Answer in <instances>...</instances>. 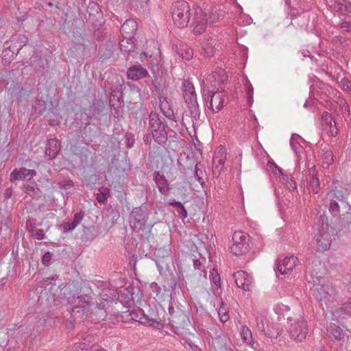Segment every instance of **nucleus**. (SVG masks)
I'll list each match as a JSON object with an SVG mask.
<instances>
[{
    "label": "nucleus",
    "mask_w": 351,
    "mask_h": 351,
    "mask_svg": "<svg viewBox=\"0 0 351 351\" xmlns=\"http://www.w3.org/2000/svg\"><path fill=\"white\" fill-rule=\"evenodd\" d=\"M90 299L86 295L74 297L71 301L72 313H82L86 316L95 314L97 319L104 320L107 316L104 302H101L98 304L91 301Z\"/></svg>",
    "instance_id": "nucleus-1"
},
{
    "label": "nucleus",
    "mask_w": 351,
    "mask_h": 351,
    "mask_svg": "<svg viewBox=\"0 0 351 351\" xmlns=\"http://www.w3.org/2000/svg\"><path fill=\"white\" fill-rule=\"evenodd\" d=\"M183 97L193 121L197 120L200 116V110L197 101V95L193 84L189 80L182 82Z\"/></svg>",
    "instance_id": "nucleus-2"
},
{
    "label": "nucleus",
    "mask_w": 351,
    "mask_h": 351,
    "mask_svg": "<svg viewBox=\"0 0 351 351\" xmlns=\"http://www.w3.org/2000/svg\"><path fill=\"white\" fill-rule=\"evenodd\" d=\"M149 128L154 141L160 145L165 144L167 141V133L165 124L158 114L152 112L149 114Z\"/></svg>",
    "instance_id": "nucleus-3"
},
{
    "label": "nucleus",
    "mask_w": 351,
    "mask_h": 351,
    "mask_svg": "<svg viewBox=\"0 0 351 351\" xmlns=\"http://www.w3.org/2000/svg\"><path fill=\"white\" fill-rule=\"evenodd\" d=\"M287 321L289 324V332L290 337L298 342H302L305 339L308 332L306 321L303 317L297 319L288 318Z\"/></svg>",
    "instance_id": "nucleus-4"
},
{
    "label": "nucleus",
    "mask_w": 351,
    "mask_h": 351,
    "mask_svg": "<svg viewBox=\"0 0 351 351\" xmlns=\"http://www.w3.org/2000/svg\"><path fill=\"white\" fill-rule=\"evenodd\" d=\"M332 243V234L328 225L324 223L315 234L313 243L317 251H326L330 249Z\"/></svg>",
    "instance_id": "nucleus-5"
},
{
    "label": "nucleus",
    "mask_w": 351,
    "mask_h": 351,
    "mask_svg": "<svg viewBox=\"0 0 351 351\" xmlns=\"http://www.w3.org/2000/svg\"><path fill=\"white\" fill-rule=\"evenodd\" d=\"M149 213L145 206L134 208L130 215L131 227L136 231L143 230L149 226L147 224Z\"/></svg>",
    "instance_id": "nucleus-6"
},
{
    "label": "nucleus",
    "mask_w": 351,
    "mask_h": 351,
    "mask_svg": "<svg viewBox=\"0 0 351 351\" xmlns=\"http://www.w3.org/2000/svg\"><path fill=\"white\" fill-rule=\"evenodd\" d=\"M232 243L230 251L236 256H240L249 252V235L241 231H236L232 235Z\"/></svg>",
    "instance_id": "nucleus-7"
},
{
    "label": "nucleus",
    "mask_w": 351,
    "mask_h": 351,
    "mask_svg": "<svg viewBox=\"0 0 351 351\" xmlns=\"http://www.w3.org/2000/svg\"><path fill=\"white\" fill-rule=\"evenodd\" d=\"M313 294L320 302H330L335 296V291L329 282L317 284L313 286Z\"/></svg>",
    "instance_id": "nucleus-8"
},
{
    "label": "nucleus",
    "mask_w": 351,
    "mask_h": 351,
    "mask_svg": "<svg viewBox=\"0 0 351 351\" xmlns=\"http://www.w3.org/2000/svg\"><path fill=\"white\" fill-rule=\"evenodd\" d=\"M190 8L187 2L180 1L175 2L171 6V17L173 22H189Z\"/></svg>",
    "instance_id": "nucleus-9"
},
{
    "label": "nucleus",
    "mask_w": 351,
    "mask_h": 351,
    "mask_svg": "<svg viewBox=\"0 0 351 351\" xmlns=\"http://www.w3.org/2000/svg\"><path fill=\"white\" fill-rule=\"evenodd\" d=\"M10 42L12 44L9 45V42H5V45H7V47L3 50V56H5L11 53V57L14 58L22 47L26 45L27 38L24 36L20 35L16 37H12Z\"/></svg>",
    "instance_id": "nucleus-10"
},
{
    "label": "nucleus",
    "mask_w": 351,
    "mask_h": 351,
    "mask_svg": "<svg viewBox=\"0 0 351 351\" xmlns=\"http://www.w3.org/2000/svg\"><path fill=\"white\" fill-rule=\"evenodd\" d=\"M226 160V152L224 147L220 146L215 152L213 158V175L218 177L224 167Z\"/></svg>",
    "instance_id": "nucleus-11"
},
{
    "label": "nucleus",
    "mask_w": 351,
    "mask_h": 351,
    "mask_svg": "<svg viewBox=\"0 0 351 351\" xmlns=\"http://www.w3.org/2000/svg\"><path fill=\"white\" fill-rule=\"evenodd\" d=\"M210 109L213 112H218L225 104L226 95L223 91L220 90V88H217L216 90L210 91Z\"/></svg>",
    "instance_id": "nucleus-12"
},
{
    "label": "nucleus",
    "mask_w": 351,
    "mask_h": 351,
    "mask_svg": "<svg viewBox=\"0 0 351 351\" xmlns=\"http://www.w3.org/2000/svg\"><path fill=\"white\" fill-rule=\"evenodd\" d=\"M227 79L228 77L225 71L219 68L206 77L205 83L206 85H210L215 90V88H217V86L224 84Z\"/></svg>",
    "instance_id": "nucleus-13"
},
{
    "label": "nucleus",
    "mask_w": 351,
    "mask_h": 351,
    "mask_svg": "<svg viewBox=\"0 0 351 351\" xmlns=\"http://www.w3.org/2000/svg\"><path fill=\"white\" fill-rule=\"evenodd\" d=\"M235 284L244 291H249L252 287V278L244 271H238L232 275Z\"/></svg>",
    "instance_id": "nucleus-14"
},
{
    "label": "nucleus",
    "mask_w": 351,
    "mask_h": 351,
    "mask_svg": "<svg viewBox=\"0 0 351 351\" xmlns=\"http://www.w3.org/2000/svg\"><path fill=\"white\" fill-rule=\"evenodd\" d=\"M326 4L333 12L343 14L351 13V3L346 0H326Z\"/></svg>",
    "instance_id": "nucleus-15"
},
{
    "label": "nucleus",
    "mask_w": 351,
    "mask_h": 351,
    "mask_svg": "<svg viewBox=\"0 0 351 351\" xmlns=\"http://www.w3.org/2000/svg\"><path fill=\"white\" fill-rule=\"evenodd\" d=\"M298 258L294 256L285 258L275 267L280 274H287L296 265Z\"/></svg>",
    "instance_id": "nucleus-16"
},
{
    "label": "nucleus",
    "mask_w": 351,
    "mask_h": 351,
    "mask_svg": "<svg viewBox=\"0 0 351 351\" xmlns=\"http://www.w3.org/2000/svg\"><path fill=\"white\" fill-rule=\"evenodd\" d=\"M36 175V171L34 169H27L24 167L19 169H14L10 173V180L13 182L16 180L27 179L28 177H29V179H30Z\"/></svg>",
    "instance_id": "nucleus-17"
},
{
    "label": "nucleus",
    "mask_w": 351,
    "mask_h": 351,
    "mask_svg": "<svg viewBox=\"0 0 351 351\" xmlns=\"http://www.w3.org/2000/svg\"><path fill=\"white\" fill-rule=\"evenodd\" d=\"M87 12L88 16L87 20L89 22H99L103 19V14L99 5L93 1L90 2Z\"/></svg>",
    "instance_id": "nucleus-18"
},
{
    "label": "nucleus",
    "mask_w": 351,
    "mask_h": 351,
    "mask_svg": "<svg viewBox=\"0 0 351 351\" xmlns=\"http://www.w3.org/2000/svg\"><path fill=\"white\" fill-rule=\"evenodd\" d=\"M154 180L155 181L158 191L160 193L164 195L165 196H167L169 193V182L166 179L165 176L162 174H160L158 171H155L154 173Z\"/></svg>",
    "instance_id": "nucleus-19"
},
{
    "label": "nucleus",
    "mask_w": 351,
    "mask_h": 351,
    "mask_svg": "<svg viewBox=\"0 0 351 351\" xmlns=\"http://www.w3.org/2000/svg\"><path fill=\"white\" fill-rule=\"evenodd\" d=\"M128 78L132 80H138L148 75V71L141 65H134L130 67L127 72Z\"/></svg>",
    "instance_id": "nucleus-20"
},
{
    "label": "nucleus",
    "mask_w": 351,
    "mask_h": 351,
    "mask_svg": "<svg viewBox=\"0 0 351 351\" xmlns=\"http://www.w3.org/2000/svg\"><path fill=\"white\" fill-rule=\"evenodd\" d=\"M60 150V143L56 138L48 140L46 145L45 154L49 159L52 160L56 157Z\"/></svg>",
    "instance_id": "nucleus-21"
},
{
    "label": "nucleus",
    "mask_w": 351,
    "mask_h": 351,
    "mask_svg": "<svg viewBox=\"0 0 351 351\" xmlns=\"http://www.w3.org/2000/svg\"><path fill=\"white\" fill-rule=\"evenodd\" d=\"M84 217V212L76 213L71 222L64 223L60 226L62 228V232L66 234L69 232L73 231L81 223Z\"/></svg>",
    "instance_id": "nucleus-22"
},
{
    "label": "nucleus",
    "mask_w": 351,
    "mask_h": 351,
    "mask_svg": "<svg viewBox=\"0 0 351 351\" xmlns=\"http://www.w3.org/2000/svg\"><path fill=\"white\" fill-rule=\"evenodd\" d=\"M347 191L342 188L338 189L335 187L330 193H328V197L330 199H336L341 203V205L348 206L347 202L345 201Z\"/></svg>",
    "instance_id": "nucleus-23"
},
{
    "label": "nucleus",
    "mask_w": 351,
    "mask_h": 351,
    "mask_svg": "<svg viewBox=\"0 0 351 351\" xmlns=\"http://www.w3.org/2000/svg\"><path fill=\"white\" fill-rule=\"evenodd\" d=\"M240 334L244 343L252 348H254L256 342L253 340L252 333L248 327L246 326H242Z\"/></svg>",
    "instance_id": "nucleus-24"
},
{
    "label": "nucleus",
    "mask_w": 351,
    "mask_h": 351,
    "mask_svg": "<svg viewBox=\"0 0 351 351\" xmlns=\"http://www.w3.org/2000/svg\"><path fill=\"white\" fill-rule=\"evenodd\" d=\"M176 49L178 55H180L183 59L189 60L193 56V49L186 45L180 44L179 46L176 47Z\"/></svg>",
    "instance_id": "nucleus-25"
},
{
    "label": "nucleus",
    "mask_w": 351,
    "mask_h": 351,
    "mask_svg": "<svg viewBox=\"0 0 351 351\" xmlns=\"http://www.w3.org/2000/svg\"><path fill=\"white\" fill-rule=\"evenodd\" d=\"M328 336L337 340H341L344 337L343 330L338 326L331 324L327 328Z\"/></svg>",
    "instance_id": "nucleus-26"
},
{
    "label": "nucleus",
    "mask_w": 351,
    "mask_h": 351,
    "mask_svg": "<svg viewBox=\"0 0 351 351\" xmlns=\"http://www.w3.org/2000/svg\"><path fill=\"white\" fill-rule=\"evenodd\" d=\"M159 104L160 108L163 114L166 117L171 119V117L173 116V110L170 108L169 102L165 97H159Z\"/></svg>",
    "instance_id": "nucleus-27"
},
{
    "label": "nucleus",
    "mask_w": 351,
    "mask_h": 351,
    "mask_svg": "<svg viewBox=\"0 0 351 351\" xmlns=\"http://www.w3.org/2000/svg\"><path fill=\"white\" fill-rule=\"evenodd\" d=\"M276 169H277L282 176V178L286 184L287 188L289 190L296 189V183L293 180V178L291 175H288L282 171V170L278 167L276 165L274 164Z\"/></svg>",
    "instance_id": "nucleus-28"
},
{
    "label": "nucleus",
    "mask_w": 351,
    "mask_h": 351,
    "mask_svg": "<svg viewBox=\"0 0 351 351\" xmlns=\"http://www.w3.org/2000/svg\"><path fill=\"white\" fill-rule=\"evenodd\" d=\"M310 173H312L310 180L308 189L311 190L313 193H317L319 191V180L315 174L314 167L309 169Z\"/></svg>",
    "instance_id": "nucleus-29"
},
{
    "label": "nucleus",
    "mask_w": 351,
    "mask_h": 351,
    "mask_svg": "<svg viewBox=\"0 0 351 351\" xmlns=\"http://www.w3.org/2000/svg\"><path fill=\"white\" fill-rule=\"evenodd\" d=\"M134 42L132 38L125 36L119 43L120 50L125 53H130L134 50Z\"/></svg>",
    "instance_id": "nucleus-30"
},
{
    "label": "nucleus",
    "mask_w": 351,
    "mask_h": 351,
    "mask_svg": "<svg viewBox=\"0 0 351 351\" xmlns=\"http://www.w3.org/2000/svg\"><path fill=\"white\" fill-rule=\"evenodd\" d=\"M137 23H123L121 32L125 34L126 37L132 38V35L136 31Z\"/></svg>",
    "instance_id": "nucleus-31"
},
{
    "label": "nucleus",
    "mask_w": 351,
    "mask_h": 351,
    "mask_svg": "<svg viewBox=\"0 0 351 351\" xmlns=\"http://www.w3.org/2000/svg\"><path fill=\"white\" fill-rule=\"evenodd\" d=\"M23 191L25 193L34 199H38L41 196V191L36 184L34 186L25 185L24 186Z\"/></svg>",
    "instance_id": "nucleus-32"
},
{
    "label": "nucleus",
    "mask_w": 351,
    "mask_h": 351,
    "mask_svg": "<svg viewBox=\"0 0 351 351\" xmlns=\"http://www.w3.org/2000/svg\"><path fill=\"white\" fill-rule=\"evenodd\" d=\"M335 122L334 119L330 113L327 112H323L321 119V123L324 130L328 128L329 125H332Z\"/></svg>",
    "instance_id": "nucleus-33"
},
{
    "label": "nucleus",
    "mask_w": 351,
    "mask_h": 351,
    "mask_svg": "<svg viewBox=\"0 0 351 351\" xmlns=\"http://www.w3.org/2000/svg\"><path fill=\"white\" fill-rule=\"evenodd\" d=\"M194 22H208V19L205 13H204L202 9L199 7H197L194 9Z\"/></svg>",
    "instance_id": "nucleus-34"
},
{
    "label": "nucleus",
    "mask_w": 351,
    "mask_h": 351,
    "mask_svg": "<svg viewBox=\"0 0 351 351\" xmlns=\"http://www.w3.org/2000/svg\"><path fill=\"white\" fill-rule=\"evenodd\" d=\"M59 188L65 193L69 194L74 187V182L71 180H64L59 182Z\"/></svg>",
    "instance_id": "nucleus-35"
},
{
    "label": "nucleus",
    "mask_w": 351,
    "mask_h": 351,
    "mask_svg": "<svg viewBox=\"0 0 351 351\" xmlns=\"http://www.w3.org/2000/svg\"><path fill=\"white\" fill-rule=\"evenodd\" d=\"M160 254H162V258L164 259L165 257L168 256L169 253L167 251L165 252L163 250L159 249L156 252V255L157 257H159ZM156 263L160 271L164 269V260H156Z\"/></svg>",
    "instance_id": "nucleus-36"
},
{
    "label": "nucleus",
    "mask_w": 351,
    "mask_h": 351,
    "mask_svg": "<svg viewBox=\"0 0 351 351\" xmlns=\"http://www.w3.org/2000/svg\"><path fill=\"white\" fill-rule=\"evenodd\" d=\"M210 280L217 289L221 287V280L219 274H218L217 271L214 268L212 269L210 271Z\"/></svg>",
    "instance_id": "nucleus-37"
},
{
    "label": "nucleus",
    "mask_w": 351,
    "mask_h": 351,
    "mask_svg": "<svg viewBox=\"0 0 351 351\" xmlns=\"http://www.w3.org/2000/svg\"><path fill=\"white\" fill-rule=\"evenodd\" d=\"M339 202H338L336 199H330L329 210L334 216H337L339 214L340 206H339Z\"/></svg>",
    "instance_id": "nucleus-38"
},
{
    "label": "nucleus",
    "mask_w": 351,
    "mask_h": 351,
    "mask_svg": "<svg viewBox=\"0 0 351 351\" xmlns=\"http://www.w3.org/2000/svg\"><path fill=\"white\" fill-rule=\"evenodd\" d=\"M104 106L102 101L94 103L89 108L95 114H100L104 110Z\"/></svg>",
    "instance_id": "nucleus-39"
},
{
    "label": "nucleus",
    "mask_w": 351,
    "mask_h": 351,
    "mask_svg": "<svg viewBox=\"0 0 351 351\" xmlns=\"http://www.w3.org/2000/svg\"><path fill=\"white\" fill-rule=\"evenodd\" d=\"M218 315L219 319L222 322H226L229 319V315L226 311V309L223 306H220L218 310Z\"/></svg>",
    "instance_id": "nucleus-40"
},
{
    "label": "nucleus",
    "mask_w": 351,
    "mask_h": 351,
    "mask_svg": "<svg viewBox=\"0 0 351 351\" xmlns=\"http://www.w3.org/2000/svg\"><path fill=\"white\" fill-rule=\"evenodd\" d=\"M265 319L263 317L256 318V327L261 332H265ZM266 335V333H265Z\"/></svg>",
    "instance_id": "nucleus-41"
},
{
    "label": "nucleus",
    "mask_w": 351,
    "mask_h": 351,
    "mask_svg": "<svg viewBox=\"0 0 351 351\" xmlns=\"http://www.w3.org/2000/svg\"><path fill=\"white\" fill-rule=\"evenodd\" d=\"M341 88L346 90V91H348L350 92V93H351V82L347 79V78H343L341 80Z\"/></svg>",
    "instance_id": "nucleus-42"
},
{
    "label": "nucleus",
    "mask_w": 351,
    "mask_h": 351,
    "mask_svg": "<svg viewBox=\"0 0 351 351\" xmlns=\"http://www.w3.org/2000/svg\"><path fill=\"white\" fill-rule=\"evenodd\" d=\"M36 222L34 219H29L26 222V227L28 231L31 233H33L34 230L36 229Z\"/></svg>",
    "instance_id": "nucleus-43"
},
{
    "label": "nucleus",
    "mask_w": 351,
    "mask_h": 351,
    "mask_svg": "<svg viewBox=\"0 0 351 351\" xmlns=\"http://www.w3.org/2000/svg\"><path fill=\"white\" fill-rule=\"evenodd\" d=\"M325 131L330 134L332 136H336L338 134V129L336 125V122H335L332 125H329Z\"/></svg>",
    "instance_id": "nucleus-44"
},
{
    "label": "nucleus",
    "mask_w": 351,
    "mask_h": 351,
    "mask_svg": "<svg viewBox=\"0 0 351 351\" xmlns=\"http://www.w3.org/2000/svg\"><path fill=\"white\" fill-rule=\"evenodd\" d=\"M206 29V23H197V25L193 27V32L195 34H200L202 33Z\"/></svg>",
    "instance_id": "nucleus-45"
},
{
    "label": "nucleus",
    "mask_w": 351,
    "mask_h": 351,
    "mask_svg": "<svg viewBox=\"0 0 351 351\" xmlns=\"http://www.w3.org/2000/svg\"><path fill=\"white\" fill-rule=\"evenodd\" d=\"M177 213L181 216L182 219H185L187 217V211L182 205V204H180V206H178L176 208Z\"/></svg>",
    "instance_id": "nucleus-46"
},
{
    "label": "nucleus",
    "mask_w": 351,
    "mask_h": 351,
    "mask_svg": "<svg viewBox=\"0 0 351 351\" xmlns=\"http://www.w3.org/2000/svg\"><path fill=\"white\" fill-rule=\"evenodd\" d=\"M203 49L208 56H211L214 54V48L211 43H206Z\"/></svg>",
    "instance_id": "nucleus-47"
},
{
    "label": "nucleus",
    "mask_w": 351,
    "mask_h": 351,
    "mask_svg": "<svg viewBox=\"0 0 351 351\" xmlns=\"http://www.w3.org/2000/svg\"><path fill=\"white\" fill-rule=\"evenodd\" d=\"M322 160H326L328 162H333V154L331 151H327L322 155Z\"/></svg>",
    "instance_id": "nucleus-48"
},
{
    "label": "nucleus",
    "mask_w": 351,
    "mask_h": 351,
    "mask_svg": "<svg viewBox=\"0 0 351 351\" xmlns=\"http://www.w3.org/2000/svg\"><path fill=\"white\" fill-rule=\"evenodd\" d=\"M194 174H195V176L196 177L197 181L201 184L202 186L204 187L205 182L203 180V178L199 173V169H198L197 164L195 165Z\"/></svg>",
    "instance_id": "nucleus-49"
},
{
    "label": "nucleus",
    "mask_w": 351,
    "mask_h": 351,
    "mask_svg": "<svg viewBox=\"0 0 351 351\" xmlns=\"http://www.w3.org/2000/svg\"><path fill=\"white\" fill-rule=\"evenodd\" d=\"M32 235L37 239L41 240L44 239L45 234L42 229H36Z\"/></svg>",
    "instance_id": "nucleus-50"
},
{
    "label": "nucleus",
    "mask_w": 351,
    "mask_h": 351,
    "mask_svg": "<svg viewBox=\"0 0 351 351\" xmlns=\"http://www.w3.org/2000/svg\"><path fill=\"white\" fill-rule=\"evenodd\" d=\"M107 197H106L105 194L99 193L97 195L96 199L99 203L106 204L107 202Z\"/></svg>",
    "instance_id": "nucleus-51"
},
{
    "label": "nucleus",
    "mask_w": 351,
    "mask_h": 351,
    "mask_svg": "<svg viewBox=\"0 0 351 351\" xmlns=\"http://www.w3.org/2000/svg\"><path fill=\"white\" fill-rule=\"evenodd\" d=\"M253 91H254V89H253L252 84H249L246 86V92H247L249 101H252Z\"/></svg>",
    "instance_id": "nucleus-52"
},
{
    "label": "nucleus",
    "mask_w": 351,
    "mask_h": 351,
    "mask_svg": "<svg viewBox=\"0 0 351 351\" xmlns=\"http://www.w3.org/2000/svg\"><path fill=\"white\" fill-rule=\"evenodd\" d=\"M341 309L343 310L346 314L351 315V300L344 304Z\"/></svg>",
    "instance_id": "nucleus-53"
},
{
    "label": "nucleus",
    "mask_w": 351,
    "mask_h": 351,
    "mask_svg": "<svg viewBox=\"0 0 351 351\" xmlns=\"http://www.w3.org/2000/svg\"><path fill=\"white\" fill-rule=\"evenodd\" d=\"M51 258V255L50 252H46V253H45V254L43 256V263L45 265H48L49 263Z\"/></svg>",
    "instance_id": "nucleus-54"
},
{
    "label": "nucleus",
    "mask_w": 351,
    "mask_h": 351,
    "mask_svg": "<svg viewBox=\"0 0 351 351\" xmlns=\"http://www.w3.org/2000/svg\"><path fill=\"white\" fill-rule=\"evenodd\" d=\"M150 287L152 291L156 293V294H158L160 292V287L156 282H152L150 285Z\"/></svg>",
    "instance_id": "nucleus-55"
},
{
    "label": "nucleus",
    "mask_w": 351,
    "mask_h": 351,
    "mask_svg": "<svg viewBox=\"0 0 351 351\" xmlns=\"http://www.w3.org/2000/svg\"><path fill=\"white\" fill-rule=\"evenodd\" d=\"M339 27L346 32L351 33V23H340Z\"/></svg>",
    "instance_id": "nucleus-56"
},
{
    "label": "nucleus",
    "mask_w": 351,
    "mask_h": 351,
    "mask_svg": "<svg viewBox=\"0 0 351 351\" xmlns=\"http://www.w3.org/2000/svg\"><path fill=\"white\" fill-rule=\"evenodd\" d=\"M12 195V188H8L5 189L4 193V197L5 199H8L11 197Z\"/></svg>",
    "instance_id": "nucleus-57"
},
{
    "label": "nucleus",
    "mask_w": 351,
    "mask_h": 351,
    "mask_svg": "<svg viewBox=\"0 0 351 351\" xmlns=\"http://www.w3.org/2000/svg\"><path fill=\"white\" fill-rule=\"evenodd\" d=\"M168 204L174 208H177L178 206H180V204H182L180 202L176 201L174 199H169Z\"/></svg>",
    "instance_id": "nucleus-58"
},
{
    "label": "nucleus",
    "mask_w": 351,
    "mask_h": 351,
    "mask_svg": "<svg viewBox=\"0 0 351 351\" xmlns=\"http://www.w3.org/2000/svg\"><path fill=\"white\" fill-rule=\"evenodd\" d=\"M91 351H106L100 346L95 345L91 347Z\"/></svg>",
    "instance_id": "nucleus-59"
},
{
    "label": "nucleus",
    "mask_w": 351,
    "mask_h": 351,
    "mask_svg": "<svg viewBox=\"0 0 351 351\" xmlns=\"http://www.w3.org/2000/svg\"><path fill=\"white\" fill-rule=\"evenodd\" d=\"M202 265V262L200 260H193V266L195 269H199Z\"/></svg>",
    "instance_id": "nucleus-60"
},
{
    "label": "nucleus",
    "mask_w": 351,
    "mask_h": 351,
    "mask_svg": "<svg viewBox=\"0 0 351 351\" xmlns=\"http://www.w3.org/2000/svg\"><path fill=\"white\" fill-rule=\"evenodd\" d=\"M100 193L105 194L106 197H108L110 193V191L108 188H103Z\"/></svg>",
    "instance_id": "nucleus-61"
},
{
    "label": "nucleus",
    "mask_w": 351,
    "mask_h": 351,
    "mask_svg": "<svg viewBox=\"0 0 351 351\" xmlns=\"http://www.w3.org/2000/svg\"><path fill=\"white\" fill-rule=\"evenodd\" d=\"M169 313H170V315H171V317H169L168 319L170 322H175V321L173 319L174 317L173 315V307H169Z\"/></svg>",
    "instance_id": "nucleus-62"
},
{
    "label": "nucleus",
    "mask_w": 351,
    "mask_h": 351,
    "mask_svg": "<svg viewBox=\"0 0 351 351\" xmlns=\"http://www.w3.org/2000/svg\"><path fill=\"white\" fill-rule=\"evenodd\" d=\"M290 145H291L293 150H294L296 152L298 146H297L296 144L294 143L293 138H291V140H290Z\"/></svg>",
    "instance_id": "nucleus-63"
},
{
    "label": "nucleus",
    "mask_w": 351,
    "mask_h": 351,
    "mask_svg": "<svg viewBox=\"0 0 351 351\" xmlns=\"http://www.w3.org/2000/svg\"><path fill=\"white\" fill-rule=\"evenodd\" d=\"M331 164V162H326V160H322V166L323 168L327 169Z\"/></svg>",
    "instance_id": "nucleus-64"
}]
</instances>
